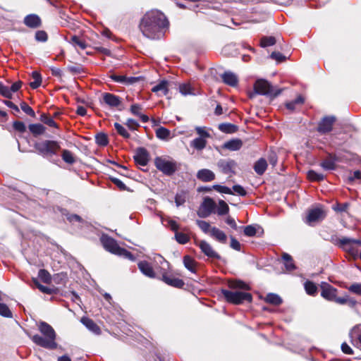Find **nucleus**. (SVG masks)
<instances>
[{
    "label": "nucleus",
    "instance_id": "30",
    "mask_svg": "<svg viewBox=\"0 0 361 361\" xmlns=\"http://www.w3.org/2000/svg\"><path fill=\"white\" fill-rule=\"evenodd\" d=\"M282 259L287 271H290L295 269V266L294 264L293 258L290 255L283 253L282 255Z\"/></svg>",
    "mask_w": 361,
    "mask_h": 361
},
{
    "label": "nucleus",
    "instance_id": "23",
    "mask_svg": "<svg viewBox=\"0 0 361 361\" xmlns=\"http://www.w3.org/2000/svg\"><path fill=\"white\" fill-rule=\"evenodd\" d=\"M210 235L221 243H226L227 236L225 233L216 227L210 229Z\"/></svg>",
    "mask_w": 361,
    "mask_h": 361
},
{
    "label": "nucleus",
    "instance_id": "20",
    "mask_svg": "<svg viewBox=\"0 0 361 361\" xmlns=\"http://www.w3.org/2000/svg\"><path fill=\"white\" fill-rule=\"evenodd\" d=\"M138 268L140 271L149 278L155 277V273L149 262L147 261H141L138 263Z\"/></svg>",
    "mask_w": 361,
    "mask_h": 361
},
{
    "label": "nucleus",
    "instance_id": "7",
    "mask_svg": "<svg viewBox=\"0 0 361 361\" xmlns=\"http://www.w3.org/2000/svg\"><path fill=\"white\" fill-rule=\"evenodd\" d=\"M36 149L43 157H51L57 153L60 149V145L56 141L45 140L35 145Z\"/></svg>",
    "mask_w": 361,
    "mask_h": 361
},
{
    "label": "nucleus",
    "instance_id": "25",
    "mask_svg": "<svg viewBox=\"0 0 361 361\" xmlns=\"http://www.w3.org/2000/svg\"><path fill=\"white\" fill-rule=\"evenodd\" d=\"M243 142L240 139H233L224 143V147L231 151H236L241 148Z\"/></svg>",
    "mask_w": 361,
    "mask_h": 361
},
{
    "label": "nucleus",
    "instance_id": "3",
    "mask_svg": "<svg viewBox=\"0 0 361 361\" xmlns=\"http://www.w3.org/2000/svg\"><path fill=\"white\" fill-rule=\"evenodd\" d=\"M101 242L107 251L131 261L135 260L134 256L127 250L121 247L114 238L104 235L101 237Z\"/></svg>",
    "mask_w": 361,
    "mask_h": 361
},
{
    "label": "nucleus",
    "instance_id": "28",
    "mask_svg": "<svg viewBox=\"0 0 361 361\" xmlns=\"http://www.w3.org/2000/svg\"><path fill=\"white\" fill-rule=\"evenodd\" d=\"M207 145V139L204 137H197L191 141L190 146L194 149L201 151L205 148Z\"/></svg>",
    "mask_w": 361,
    "mask_h": 361
},
{
    "label": "nucleus",
    "instance_id": "12",
    "mask_svg": "<svg viewBox=\"0 0 361 361\" xmlns=\"http://www.w3.org/2000/svg\"><path fill=\"white\" fill-rule=\"evenodd\" d=\"M217 166L223 173H234V169L236 166V163L232 159H220L217 162Z\"/></svg>",
    "mask_w": 361,
    "mask_h": 361
},
{
    "label": "nucleus",
    "instance_id": "27",
    "mask_svg": "<svg viewBox=\"0 0 361 361\" xmlns=\"http://www.w3.org/2000/svg\"><path fill=\"white\" fill-rule=\"evenodd\" d=\"M228 287L231 289H240L246 290L250 289V287L248 284L240 280L229 281Z\"/></svg>",
    "mask_w": 361,
    "mask_h": 361
},
{
    "label": "nucleus",
    "instance_id": "35",
    "mask_svg": "<svg viewBox=\"0 0 361 361\" xmlns=\"http://www.w3.org/2000/svg\"><path fill=\"white\" fill-rule=\"evenodd\" d=\"M219 129L226 133H233L237 130L238 127L231 123H221L219 126Z\"/></svg>",
    "mask_w": 361,
    "mask_h": 361
},
{
    "label": "nucleus",
    "instance_id": "52",
    "mask_svg": "<svg viewBox=\"0 0 361 361\" xmlns=\"http://www.w3.org/2000/svg\"><path fill=\"white\" fill-rule=\"evenodd\" d=\"M0 94L8 99L12 98L11 91L9 89V87L4 85L2 82H0Z\"/></svg>",
    "mask_w": 361,
    "mask_h": 361
},
{
    "label": "nucleus",
    "instance_id": "11",
    "mask_svg": "<svg viewBox=\"0 0 361 361\" xmlns=\"http://www.w3.org/2000/svg\"><path fill=\"white\" fill-rule=\"evenodd\" d=\"M197 245L201 251L209 258L220 259V255L213 249L212 246L205 240H200Z\"/></svg>",
    "mask_w": 361,
    "mask_h": 361
},
{
    "label": "nucleus",
    "instance_id": "64",
    "mask_svg": "<svg viewBox=\"0 0 361 361\" xmlns=\"http://www.w3.org/2000/svg\"><path fill=\"white\" fill-rule=\"evenodd\" d=\"M348 289L350 292L361 295V283L352 284Z\"/></svg>",
    "mask_w": 361,
    "mask_h": 361
},
{
    "label": "nucleus",
    "instance_id": "6",
    "mask_svg": "<svg viewBox=\"0 0 361 361\" xmlns=\"http://www.w3.org/2000/svg\"><path fill=\"white\" fill-rule=\"evenodd\" d=\"M221 292L227 302L235 305L242 304L245 301L251 302L252 299V295L249 293L224 289Z\"/></svg>",
    "mask_w": 361,
    "mask_h": 361
},
{
    "label": "nucleus",
    "instance_id": "16",
    "mask_svg": "<svg viewBox=\"0 0 361 361\" xmlns=\"http://www.w3.org/2000/svg\"><path fill=\"white\" fill-rule=\"evenodd\" d=\"M102 101L111 108L118 107L121 104V99L118 96L109 92L102 94Z\"/></svg>",
    "mask_w": 361,
    "mask_h": 361
},
{
    "label": "nucleus",
    "instance_id": "29",
    "mask_svg": "<svg viewBox=\"0 0 361 361\" xmlns=\"http://www.w3.org/2000/svg\"><path fill=\"white\" fill-rule=\"evenodd\" d=\"M267 161L263 158H261L257 161H256V163L255 164V166H254L255 171L258 175H262L267 170Z\"/></svg>",
    "mask_w": 361,
    "mask_h": 361
},
{
    "label": "nucleus",
    "instance_id": "49",
    "mask_svg": "<svg viewBox=\"0 0 361 361\" xmlns=\"http://www.w3.org/2000/svg\"><path fill=\"white\" fill-rule=\"evenodd\" d=\"M96 143L99 146L108 145V137L104 133H99L95 137Z\"/></svg>",
    "mask_w": 361,
    "mask_h": 361
},
{
    "label": "nucleus",
    "instance_id": "24",
    "mask_svg": "<svg viewBox=\"0 0 361 361\" xmlns=\"http://www.w3.org/2000/svg\"><path fill=\"white\" fill-rule=\"evenodd\" d=\"M142 107L140 104H134L130 106V112L137 116H139L143 123H147L149 121L147 116L141 113Z\"/></svg>",
    "mask_w": 361,
    "mask_h": 361
},
{
    "label": "nucleus",
    "instance_id": "5",
    "mask_svg": "<svg viewBox=\"0 0 361 361\" xmlns=\"http://www.w3.org/2000/svg\"><path fill=\"white\" fill-rule=\"evenodd\" d=\"M154 165L164 174L171 176L178 170V163L171 157H157Z\"/></svg>",
    "mask_w": 361,
    "mask_h": 361
},
{
    "label": "nucleus",
    "instance_id": "18",
    "mask_svg": "<svg viewBox=\"0 0 361 361\" xmlns=\"http://www.w3.org/2000/svg\"><path fill=\"white\" fill-rule=\"evenodd\" d=\"M223 82L230 86L235 87L238 85V76L231 71H225L221 75Z\"/></svg>",
    "mask_w": 361,
    "mask_h": 361
},
{
    "label": "nucleus",
    "instance_id": "57",
    "mask_svg": "<svg viewBox=\"0 0 361 361\" xmlns=\"http://www.w3.org/2000/svg\"><path fill=\"white\" fill-rule=\"evenodd\" d=\"M213 188L220 193L233 194L231 189L226 186H223V185H213Z\"/></svg>",
    "mask_w": 361,
    "mask_h": 361
},
{
    "label": "nucleus",
    "instance_id": "56",
    "mask_svg": "<svg viewBox=\"0 0 361 361\" xmlns=\"http://www.w3.org/2000/svg\"><path fill=\"white\" fill-rule=\"evenodd\" d=\"M21 109L27 115L35 117V114L33 109L25 102H22L20 104Z\"/></svg>",
    "mask_w": 361,
    "mask_h": 361
},
{
    "label": "nucleus",
    "instance_id": "42",
    "mask_svg": "<svg viewBox=\"0 0 361 361\" xmlns=\"http://www.w3.org/2000/svg\"><path fill=\"white\" fill-rule=\"evenodd\" d=\"M179 91L184 96L194 94L193 89L192 88L191 85L188 83H183L180 85Z\"/></svg>",
    "mask_w": 361,
    "mask_h": 361
},
{
    "label": "nucleus",
    "instance_id": "26",
    "mask_svg": "<svg viewBox=\"0 0 361 361\" xmlns=\"http://www.w3.org/2000/svg\"><path fill=\"white\" fill-rule=\"evenodd\" d=\"M81 322L91 331L99 334L100 333L99 327L90 318L82 317Z\"/></svg>",
    "mask_w": 361,
    "mask_h": 361
},
{
    "label": "nucleus",
    "instance_id": "45",
    "mask_svg": "<svg viewBox=\"0 0 361 361\" xmlns=\"http://www.w3.org/2000/svg\"><path fill=\"white\" fill-rule=\"evenodd\" d=\"M307 177L310 180L312 181H321L324 178V176L322 173H317L312 170L308 171Z\"/></svg>",
    "mask_w": 361,
    "mask_h": 361
},
{
    "label": "nucleus",
    "instance_id": "31",
    "mask_svg": "<svg viewBox=\"0 0 361 361\" xmlns=\"http://www.w3.org/2000/svg\"><path fill=\"white\" fill-rule=\"evenodd\" d=\"M163 279L166 283L173 287L181 288L184 285L183 281L178 278H171L163 276Z\"/></svg>",
    "mask_w": 361,
    "mask_h": 361
},
{
    "label": "nucleus",
    "instance_id": "21",
    "mask_svg": "<svg viewBox=\"0 0 361 361\" xmlns=\"http://www.w3.org/2000/svg\"><path fill=\"white\" fill-rule=\"evenodd\" d=\"M24 23L29 27L36 28L41 24L39 17L35 14H30L24 18Z\"/></svg>",
    "mask_w": 361,
    "mask_h": 361
},
{
    "label": "nucleus",
    "instance_id": "63",
    "mask_svg": "<svg viewBox=\"0 0 361 361\" xmlns=\"http://www.w3.org/2000/svg\"><path fill=\"white\" fill-rule=\"evenodd\" d=\"M13 128L20 132V133H24L26 130L25 125L22 121H15L13 124Z\"/></svg>",
    "mask_w": 361,
    "mask_h": 361
},
{
    "label": "nucleus",
    "instance_id": "54",
    "mask_svg": "<svg viewBox=\"0 0 361 361\" xmlns=\"http://www.w3.org/2000/svg\"><path fill=\"white\" fill-rule=\"evenodd\" d=\"M0 314L5 317H11L12 313L8 306L4 303L0 302Z\"/></svg>",
    "mask_w": 361,
    "mask_h": 361
},
{
    "label": "nucleus",
    "instance_id": "53",
    "mask_svg": "<svg viewBox=\"0 0 361 361\" xmlns=\"http://www.w3.org/2000/svg\"><path fill=\"white\" fill-rule=\"evenodd\" d=\"M175 237L176 240L180 244H185L189 241V237L183 233L176 232Z\"/></svg>",
    "mask_w": 361,
    "mask_h": 361
},
{
    "label": "nucleus",
    "instance_id": "8",
    "mask_svg": "<svg viewBox=\"0 0 361 361\" xmlns=\"http://www.w3.org/2000/svg\"><path fill=\"white\" fill-rule=\"evenodd\" d=\"M216 207V204L213 199L206 197L197 211V215L200 218H207L211 214L215 212Z\"/></svg>",
    "mask_w": 361,
    "mask_h": 361
},
{
    "label": "nucleus",
    "instance_id": "37",
    "mask_svg": "<svg viewBox=\"0 0 361 361\" xmlns=\"http://www.w3.org/2000/svg\"><path fill=\"white\" fill-rule=\"evenodd\" d=\"M171 132L166 128L159 127L156 130V135L161 140H167L170 137Z\"/></svg>",
    "mask_w": 361,
    "mask_h": 361
},
{
    "label": "nucleus",
    "instance_id": "14",
    "mask_svg": "<svg viewBox=\"0 0 361 361\" xmlns=\"http://www.w3.org/2000/svg\"><path fill=\"white\" fill-rule=\"evenodd\" d=\"M320 286L322 289L321 295L328 300L333 301L335 299L337 290L326 282H322Z\"/></svg>",
    "mask_w": 361,
    "mask_h": 361
},
{
    "label": "nucleus",
    "instance_id": "46",
    "mask_svg": "<svg viewBox=\"0 0 361 361\" xmlns=\"http://www.w3.org/2000/svg\"><path fill=\"white\" fill-rule=\"evenodd\" d=\"M114 128L116 130L117 133L124 138L130 137V134L128 133L127 130L120 123H115Z\"/></svg>",
    "mask_w": 361,
    "mask_h": 361
},
{
    "label": "nucleus",
    "instance_id": "10",
    "mask_svg": "<svg viewBox=\"0 0 361 361\" xmlns=\"http://www.w3.org/2000/svg\"><path fill=\"white\" fill-rule=\"evenodd\" d=\"M325 216L326 213L322 208H314L308 211L305 223L310 226H314L315 224L322 221Z\"/></svg>",
    "mask_w": 361,
    "mask_h": 361
},
{
    "label": "nucleus",
    "instance_id": "59",
    "mask_svg": "<svg viewBox=\"0 0 361 361\" xmlns=\"http://www.w3.org/2000/svg\"><path fill=\"white\" fill-rule=\"evenodd\" d=\"M33 282H34L35 285L37 286V288L41 292H42L44 293H47V294H51L52 293V290L51 288L40 284L37 279H34Z\"/></svg>",
    "mask_w": 361,
    "mask_h": 361
},
{
    "label": "nucleus",
    "instance_id": "41",
    "mask_svg": "<svg viewBox=\"0 0 361 361\" xmlns=\"http://www.w3.org/2000/svg\"><path fill=\"white\" fill-rule=\"evenodd\" d=\"M229 212V207L228 204L224 200L219 201V207L216 210L218 215L222 216L228 214Z\"/></svg>",
    "mask_w": 361,
    "mask_h": 361
},
{
    "label": "nucleus",
    "instance_id": "2",
    "mask_svg": "<svg viewBox=\"0 0 361 361\" xmlns=\"http://www.w3.org/2000/svg\"><path fill=\"white\" fill-rule=\"evenodd\" d=\"M39 331L44 336L38 334L34 335L32 337V341L42 348L47 349H55L57 347L56 343V332L51 325L45 322H40L38 324Z\"/></svg>",
    "mask_w": 361,
    "mask_h": 361
},
{
    "label": "nucleus",
    "instance_id": "60",
    "mask_svg": "<svg viewBox=\"0 0 361 361\" xmlns=\"http://www.w3.org/2000/svg\"><path fill=\"white\" fill-rule=\"evenodd\" d=\"M195 130L197 133L199 135L200 137H204V139L209 138L210 137L209 133L206 130L205 128L197 126L195 128Z\"/></svg>",
    "mask_w": 361,
    "mask_h": 361
},
{
    "label": "nucleus",
    "instance_id": "9",
    "mask_svg": "<svg viewBox=\"0 0 361 361\" xmlns=\"http://www.w3.org/2000/svg\"><path fill=\"white\" fill-rule=\"evenodd\" d=\"M255 93L262 95H274L277 96L280 94V91L274 92L271 85L265 80H257L254 85Z\"/></svg>",
    "mask_w": 361,
    "mask_h": 361
},
{
    "label": "nucleus",
    "instance_id": "22",
    "mask_svg": "<svg viewBox=\"0 0 361 361\" xmlns=\"http://www.w3.org/2000/svg\"><path fill=\"white\" fill-rule=\"evenodd\" d=\"M168 84L169 82L166 80H162L154 86L152 91L157 94L158 96L166 95L169 92Z\"/></svg>",
    "mask_w": 361,
    "mask_h": 361
},
{
    "label": "nucleus",
    "instance_id": "40",
    "mask_svg": "<svg viewBox=\"0 0 361 361\" xmlns=\"http://www.w3.org/2000/svg\"><path fill=\"white\" fill-rule=\"evenodd\" d=\"M304 286L308 295H314L317 293V287L313 282L307 281L305 283Z\"/></svg>",
    "mask_w": 361,
    "mask_h": 361
},
{
    "label": "nucleus",
    "instance_id": "58",
    "mask_svg": "<svg viewBox=\"0 0 361 361\" xmlns=\"http://www.w3.org/2000/svg\"><path fill=\"white\" fill-rule=\"evenodd\" d=\"M349 207V203L345 202L343 204L336 203L333 206V209L338 212H346Z\"/></svg>",
    "mask_w": 361,
    "mask_h": 361
},
{
    "label": "nucleus",
    "instance_id": "48",
    "mask_svg": "<svg viewBox=\"0 0 361 361\" xmlns=\"http://www.w3.org/2000/svg\"><path fill=\"white\" fill-rule=\"evenodd\" d=\"M196 224L204 233H210V229L212 227H211L209 223L202 220H197Z\"/></svg>",
    "mask_w": 361,
    "mask_h": 361
},
{
    "label": "nucleus",
    "instance_id": "47",
    "mask_svg": "<svg viewBox=\"0 0 361 361\" xmlns=\"http://www.w3.org/2000/svg\"><path fill=\"white\" fill-rule=\"evenodd\" d=\"M276 39L274 37H263L261 39L260 44L262 47H267L275 44Z\"/></svg>",
    "mask_w": 361,
    "mask_h": 361
},
{
    "label": "nucleus",
    "instance_id": "39",
    "mask_svg": "<svg viewBox=\"0 0 361 361\" xmlns=\"http://www.w3.org/2000/svg\"><path fill=\"white\" fill-rule=\"evenodd\" d=\"M183 263L187 269L192 272H195V262L192 257L188 255L185 256L183 257Z\"/></svg>",
    "mask_w": 361,
    "mask_h": 361
},
{
    "label": "nucleus",
    "instance_id": "36",
    "mask_svg": "<svg viewBox=\"0 0 361 361\" xmlns=\"http://www.w3.org/2000/svg\"><path fill=\"white\" fill-rule=\"evenodd\" d=\"M110 78L112 79L114 81L119 83L123 84H130L132 83L133 81V78H128L126 77L125 75H118L116 74H111L110 76Z\"/></svg>",
    "mask_w": 361,
    "mask_h": 361
},
{
    "label": "nucleus",
    "instance_id": "1",
    "mask_svg": "<svg viewBox=\"0 0 361 361\" xmlns=\"http://www.w3.org/2000/svg\"><path fill=\"white\" fill-rule=\"evenodd\" d=\"M169 24L163 13L158 10H151L141 19L140 29L147 38L158 39L163 35L164 30L169 27Z\"/></svg>",
    "mask_w": 361,
    "mask_h": 361
},
{
    "label": "nucleus",
    "instance_id": "43",
    "mask_svg": "<svg viewBox=\"0 0 361 361\" xmlns=\"http://www.w3.org/2000/svg\"><path fill=\"white\" fill-rule=\"evenodd\" d=\"M61 157L63 160L68 164H72L75 162L73 154L67 149L63 150Z\"/></svg>",
    "mask_w": 361,
    "mask_h": 361
},
{
    "label": "nucleus",
    "instance_id": "44",
    "mask_svg": "<svg viewBox=\"0 0 361 361\" xmlns=\"http://www.w3.org/2000/svg\"><path fill=\"white\" fill-rule=\"evenodd\" d=\"M304 102V98L302 96H298L293 101L287 102L286 104V106L289 110H294L295 108V105L297 104H302Z\"/></svg>",
    "mask_w": 361,
    "mask_h": 361
},
{
    "label": "nucleus",
    "instance_id": "55",
    "mask_svg": "<svg viewBox=\"0 0 361 361\" xmlns=\"http://www.w3.org/2000/svg\"><path fill=\"white\" fill-rule=\"evenodd\" d=\"M39 277L44 283H49L51 281V276L49 273L45 269H40L38 274Z\"/></svg>",
    "mask_w": 361,
    "mask_h": 361
},
{
    "label": "nucleus",
    "instance_id": "17",
    "mask_svg": "<svg viewBox=\"0 0 361 361\" xmlns=\"http://www.w3.org/2000/svg\"><path fill=\"white\" fill-rule=\"evenodd\" d=\"M134 159L137 164L146 166L149 161V153L145 148H138Z\"/></svg>",
    "mask_w": 361,
    "mask_h": 361
},
{
    "label": "nucleus",
    "instance_id": "32",
    "mask_svg": "<svg viewBox=\"0 0 361 361\" xmlns=\"http://www.w3.org/2000/svg\"><path fill=\"white\" fill-rule=\"evenodd\" d=\"M264 300L274 305H279L282 303V299L281 297L275 293H269L266 295Z\"/></svg>",
    "mask_w": 361,
    "mask_h": 361
},
{
    "label": "nucleus",
    "instance_id": "19",
    "mask_svg": "<svg viewBox=\"0 0 361 361\" xmlns=\"http://www.w3.org/2000/svg\"><path fill=\"white\" fill-rule=\"evenodd\" d=\"M197 178L203 182H209L215 179V174L211 170L204 169L197 171Z\"/></svg>",
    "mask_w": 361,
    "mask_h": 361
},
{
    "label": "nucleus",
    "instance_id": "50",
    "mask_svg": "<svg viewBox=\"0 0 361 361\" xmlns=\"http://www.w3.org/2000/svg\"><path fill=\"white\" fill-rule=\"evenodd\" d=\"M186 200V193L184 191L178 192L175 197V202L177 207L183 205Z\"/></svg>",
    "mask_w": 361,
    "mask_h": 361
},
{
    "label": "nucleus",
    "instance_id": "51",
    "mask_svg": "<svg viewBox=\"0 0 361 361\" xmlns=\"http://www.w3.org/2000/svg\"><path fill=\"white\" fill-rule=\"evenodd\" d=\"M40 121L50 127H56V123L54 119L45 114L41 115Z\"/></svg>",
    "mask_w": 361,
    "mask_h": 361
},
{
    "label": "nucleus",
    "instance_id": "13",
    "mask_svg": "<svg viewBox=\"0 0 361 361\" xmlns=\"http://www.w3.org/2000/svg\"><path fill=\"white\" fill-rule=\"evenodd\" d=\"M335 121L336 118L334 116L324 117L318 125L317 130L322 134L330 132Z\"/></svg>",
    "mask_w": 361,
    "mask_h": 361
},
{
    "label": "nucleus",
    "instance_id": "33",
    "mask_svg": "<svg viewBox=\"0 0 361 361\" xmlns=\"http://www.w3.org/2000/svg\"><path fill=\"white\" fill-rule=\"evenodd\" d=\"M28 128L35 136L43 134L46 130L45 127L40 123L30 124Z\"/></svg>",
    "mask_w": 361,
    "mask_h": 361
},
{
    "label": "nucleus",
    "instance_id": "38",
    "mask_svg": "<svg viewBox=\"0 0 361 361\" xmlns=\"http://www.w3.org/2000/svg\"><path fill=\"white\" fill-rule=\"evenodd\" d=\"M32 76L34 79V81L30 82V86L32 89H37V87H39L41 85V83H42L41 75L38 72L34 71L32 73Z\"/></svg>",
    "mask_w": 361,
    "mask_h": 361
},
{
    "label": "nucleus",
    "instance_id": "4",
    "mask_svg": "<svg viewBox=\"0 0 361 361\" xmlns=\"http://www.w3.org/2000/svg\"><path fill=\"white\" fill-rule=\"evenodd\" d=\"M336 244L339 247L350 255L353 259H357L358 257L357 247L361 246L360 239L342 237L337 240Z\"/></svg>",
    "mask_w": 361,
    "mask_h": 361
},
{
    "label": "nucleus",
    "instance_id": "62",
    "mask_svg": "<svg viewBox=\"0 0 361 361\" xmlns=\"http://www.w3.org/2000/svg\"><path fill=\"white\" fill-rule=\"evenodd\" d=\"M35 39L38 42H46L47 40V35L43 30H38L35 33Z\"/></svg>",
    "mask_w": 361,
    "mask_h": 361
},
{
    "label": "nucleus",
    "instance_id": "61",
    "mask_svg": "<svg viewBox=\"0 0 361 361\" xmlns=\"http://www.w3.org/2000/svg\"><path fill=\"white\" fill-rule=\"evenodd\" d=\"M256 228L255 226L249 225L244 228V234L249 237L255 236L256 234Z\"/></svg>",
    "mask_w": 361,
    "mask_h": 361
},
{
    "label": "nucleus",
    "instance_id": "15",
    "mask_svg": "<svg viewBox=\"0 0 361 361\" xmlns=\"http://www.w3.org/2000/svg\"><path fill=\"white\" fill-rule=\"evenodd\" d=\"M352 344L361 350V324L355 326L349 333Z\"/></svg>",
    "mask_w": 361,
    "mask_h": 361
},
{
    "label": "nucleus",
    "instance_id": "34",
    "mask_svg": "<svg viewBox=\"0 0 361 361\" xmlns=\"http://www.w3.org/2000/svg\"><path fill=\"white\" fill-rule=\"evenodd\" d=\"M69 42L71 43L74 47H80L82 50L85 49L87 47L86 42L80 37L76 35L71 36Z\"/></svg>",
    "mask_w": 361,
    "mask_h": 361
}]
</instances>
